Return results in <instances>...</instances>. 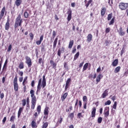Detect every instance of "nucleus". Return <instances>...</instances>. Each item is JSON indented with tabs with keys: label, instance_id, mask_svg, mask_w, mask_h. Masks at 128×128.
Masks as SVG:
<instances>
[{
	"label": "nucleus",
	"instance_id": "f257e3e1",
	"mask_svg": "<svg viewBox=\"0 0 128 128\" xmlns=\"http://www.w3.org/2000/svg\"><path fill=\"white\" fill-rule=\"evenodd\" d=\"M23 22L24 21L22 20V16H20V14H19L15 20L14 25V28L16 32L20 30V29H18V26H20V32H24V29H22V24Z\"/></svg>",
	"mask_w": 128,
	"mask_h": 128
},
{
	"label": "nucleus",
	"instance_id": "f03ea898",
	"mask_svg": "<svg viewBox=\"0 0 128 128\" xmlns=\"http://www.w3.org/2000/svg\"><path fill=\"white\" fill-rule=\"evenodd\" d=\"M30 97L32 98L31 100V110H34L36 108V97L34 95V90H30Z\"/></svg>",
	"mask_w": 128,
	"mask_h": 128
},
{
	"label": "nucleus",
	"instance_id": "7ed1b4c3",
	"mask_svg": "<svg viewBox=\"0 0 128 128\" xmlns=\"http://www.w3.org/2000/svg\"><path fill=\"white\" fill-rule=\"evenodd\" d=\"M46 75H44L42 76V78H40L38 82L37 90H40V89L42 88H42H46Z\"/></svg>",
	"mask_w": 128,
	"mask_h": 128
},
{
	"label": "nucleus",
	"instance_id": "20e7f679",
	"mask_svg": "<svg viewBox=\"0 0 128 128\" xmlns=\"http://www.w3.org/2000/svg\"><path fill=\"white\" fill-rule=\"evenodd\" d=\"M14 92H18V75L16 74L14 80Z\"/></svg>",
	"mask_w": 128,
	"mask_h": 128
},
{
	"label": "nucleus",
	"instance_id": "39448f33",
	"mask_svg": "<svg viewBox=\"0 0 128 128\" xmlns=\"http://www.w3.org/2000/svg\"><path fill=\"white\" fill-rule=\"evenodd\" d=\"M118 8L121 10H126L128 8V3L121 2L118 4Z\"/></svg>",
	"mask_w": 128,
	"mask_h": 128
},
{
	"label": "nucleus",
	"instance_id": "423d86ee",
	"mask_svg": "<svg viewBox=\"0 0 128 128\" xmlns=\"http://www.w3.org/2000/svg\"><path fill=\"white\" fill-rule=\"evenodd\" d=\"M48 110H50V108L48 106H46L44 110V118H46V120H48V114L50 112Z\"/></svg>",
	"mask_w": 128,
	"mask_h": 128
},
{
	"label": "nucleus",
	"instance_id": "0eeeda50",
	"mask_svg": "<svg viewBox=\"0 0 128 128\" xmlns=\"http://www.w3.org/2000/svg\"><path fill=\"white\" fill-rule=\"evenodd\" d=\"M25 58L26 60V63L28 64V68H30L32 64V59L28 56H26Z\"/></svg>",
	"mask_w": 128,
	"mask_h": 128
},
{
	"label": "nucleus",
	"instance_id": "6e6552de",
	"mask_svg": "<svg viewBox=\"0 0 128 128\" xmlns=\"http://www.w3.org/2000/svg\"><path fill=\"white\" fill-rule=\"evenodd\" d=\"M104 114L105 118H108L110 116V107H105Z\"/></svg>",
	"mask_w": 128,
	"mask_h": 128
},
{
	"label": "nucleus",
	"instance_id": "1a4fd4ad",
	"mask_svg": "<svg viewBox=\"0 0 128 128\" xmlns=\"http://www.w3.org/2000/svg\"><path fill=\"white\" fill-rule=\"evenodd\" d=\"M71 82H72V78H68L67 80L66 81L65 89H64L65 92H66V90H67L68 88H70V85Z\"/></svg>",
	"mask_w": 128,
	"mask_h": 128
},
{
	"label": "nucleus",
	"instance_id": "9d476101",
	"mask_svg": "<svg viewBox=\"0 0 128 128\" xmlns=\"http://www.w3.org/2000/svg\"><path fill=\"white\" fill-rule=\"evenodd\" d=\"M62 52H64V46H62V48H60L58 50L57 54L60 56V58L62 56Z\"/></svg>",
	"mask_w": 128,
	"mask_h": 128
},
{
	"label": "nucleus",
	"instance_id": "9b49d317",
	"mask_svg": "<svg viewBox=\"0 0 128 128\" xmlns=\"http://www.w3.org/2000/svg\"><path fill=\"white\" fill-rule=\"evenodd\" d=\"M96 107H94L92 108L90 118H96Z\"/></svg>",
	"mask_w": 128,
	"mask_h": 128
},
{
	"label": "nucleus",
	"instance_id": "f8f14e48",
	"mask_svg": "<svg viewBox=\"0 0 128 128\" xmlns=\"http://www.w3.org/2000/svg\"><path fill=\"white\" fill-rule=\"evenodd\" d=\"M4 12H6V6H4L0 12V20L2 19L4 16Z\"/></svg>",
	"mask_w": 128,
	"mask_h": 128
},
{
	"label": "nucleus",
	"instance_id": "ddd939ff",
	"mask_svg": "<svg viewBox=\"0 0 128 128\" xmlns=\"http://www.w3.org/2000/svg\"><path fill=\"white\" fill-rule=\"evenodd\" d=\"M107 96H108V89H106L102 95V98H105Z\"/></svg>",
	"mask_w": 128,
	"mask_h": 128
},
{
	"label": "nucleus",
	"instance_id": "4468645a",
	"mask_svg": "<svg viewBox=\"0 0 128 128\" xmlns=\"http://www.w3.org/2000/svg\"><path fill=\"white\" fill-rule=\"evenodd\" d=\"M10 28V18H8L5 24V30H8Z\"/></svg>",
	"mask_w": 128,
	"mask_h": 128
},
{
	"label": "nucleus",
	"instance_id": "2eb2a0df",
	"mask_svg": "<svg viewBox=\"0 0 128 128\" xmlns=\"http://www.w3.org/2000/svg\"><path fill=\"white\" fill-rule=\"evenodd\" d=\"M68 96V92H65L61 96V100L62 102H64V100L66 98V97Z\"/></svg>",
	"mask_w": 128,
	"mask_h": 128
},
{
	"label": "nucleus",
	"instance_id": "dca6fc26",
	"mask_svg": "<svg viewBox=\"0 0 128 128\" xmlns=\"http://www.w3.org/2000/svg\"><path fill=\"white\" fill-rule=\"evenodd\" d=\"M50 64L52 68H54V70H56V63L54 62V60H50Z\"/></svg>",
	"mask_w": 128,
	"mask_h": 128
},
{
	"label": "nucleus",
	"instance_id": "f3484780",
	"mask_svg": "<svg viewBox=\"0 0 128 128\" xmlns=\"http://www.w3.org/2000/svg\"><path fill=\"white\" fill-rule=\"evenodd\" d=\"M104 78V76H102V74H99L96 78V82H97V84H98V82H100V79Z\"/></svg>",
	"mask_w": 128,
	"mask_h": 128
},
{
	"label": "nucleus",
	"instance_id": "a211bd4d",
	"mask_svg": "<svg viewBox=\"0 0 128 128\" xmlns=\"http://www.w3.org/2000/svg\"><path fill=\"white\" fill-rule=\"evenodd\" d=\"M24 107H20L19 108V110L18 111V118H20V114H22V112L23 110H24Z\"/></svg>",
	"mask_w": 128,
	"mask_h": 128
},
{
	"label": "nucleus",
	"instance_id": "6ab92c4d",
	"mask_svg": "<svg viewBox=\"0 0 128 128\" xmlns=\"http://www.w3.org/2000/svg\"><path fill=\"white\" fill-rule=\"evenodd\" d=\"M6 64H8V59H6L5 61V62L2 68V72H4V70H6Z\"/></svg>",
	"mask_w": 128,
	"mask_h": 128
},
{
	"label": "nucleus",
	"instance_id": "aec40b11",
	"mask_svg": "<svg viewBox=\"0 0 128 128\" xmlns=\"http://www.w3.org/2000/svg\"><path fill=\"white\" fill-rule=\"evenodd\" d=\"M118 64V60L116 59L112 63V66H116Z\"/></svg>",
	"mask_w": 128,
	"mask_h": 128
},
{
	"label": "nucleus",
	"instance_id": "412c9836",
	"mask_svg": "<svg viewBox=\"0 0 128 128\" xmlns=\"http://www.w3.org/2000/svg\"><path fill=\"white\" fill-rule=\"evenodd\" d=\"M92 40V34H88L87 36V41L88 42H90Z\"/></svg>",
	"mask_w": 128,
	"mask_h": 128
},
{
	"label": "nucleus",
	"instance_id": "4be33fe9",
	"mask_svg": "<svg viewBox=\"0 0 128 128\" xmlns=\"http://www.w3.org/2000/svg\"><path fill=\"white\" fill-rule=\"evenodd\" d=\"M106 8H103L101 10V16H104L106 14Z\"/></svg>",
	"mask_w": 128,
	"mask_h": 128
},
{
	"label": "nucleus",
	"instance_id": "5701e85b",
	"mask_svg": "<svg viewBox=\"0 0 128 128\" xmlns=\"http://www.w3.org/2000/svg\"><path fill=\"white\" fill-rule=\"evenodd\" d=\"M22 0H16L15 2V4H16V6H20V4H22Z\"/></svg>",
	"mask_w": 128,
	"mask_h": 128
},
{
	"label": "nucleus",
	"instance_id": "b1692460",
	"mask_svg": "<svg viewBox=\"0 0 128 128\" xmlns=\"http://www.w3.org/2000/svg\"><path fill=\"white\" fill-rule=\"evenodd\" d=\"M58 38H56L53 42V48L54 49L56 48V44H58Z\"/></svg>",
	"mask_w": 128,
	"mask_h": 128
},
{
	"label": "nucleus",
	"instance_id": "393cba45",
	"mask_svg": "<svg viewBox=\"0 0 128 128\" xmlns=\"http://www.w3.org/2000/svg\"><path fill=\"white\" fill-rule=\"evenodd\" d=\"M32 128H37L38 126H36V122L34 120H32L31 123Z\"/></svg>",
	"mask_w": 128,
	"mask_h": 128
},
{
	"label": "nucleus",
	"instance_id": "a878e982",
	"mask_svg": "<svg viewBox=\"0 0 128 128\" xmlns=\"http://www.w3.org/2000/svg\"><path fill=\"white\" fill-rule=\"evenodd\" d=\"M28 84V76H26L22 82V86H26Z\"/></svg>",
	"mask_w": 128,
	"mask_h": 128
},
{
	"label": "nucleus",
	"instance_id": "bb28decb",
	"mask_svg": "<svg viewBox=\"0 0 128 128\" xmlns=\"http://www.w3.org/2000/svg\"><path fill=\"white\" fill-rule=\"evenodd\" d=\"M80 56V52H76V54L74 56V60H76Z\"/></svg>",
	"mask_w": 128,
	"mask_h": 128
},
{
	"label": "nucleus",
	"instance_id": "cd10ccee",
	"mask_svg": "<svg viewBox=\"0 0 128 128\" xmlns=\"http://www.w3.org/2000/svg\"><path fill=\"white\" fill-rule=\"evenodd\" d=\"M120 70V66H117L114 70V74H118V72H119Z\"/></svg>",
	"mask_w": 128,
	"mask_h": 128
},
{
	"label": "nucleus",
	"instance_id": "c85d7f7f",
	"mask_svg": "<svg viewBox=\"0 0 128 128\" xmlns=\"http://www.w3.org/2000/svg\"><path fill=\"white\" fill-rule=\"evenodd\" d=\"M24 68V62H20L18 66V68L20 70H22Z\"/></svg>",
	"mask_w": 128,
	"mask_h": 128
},
{
	"label": "nucleus",
	"instance_id": "c756f323",
	"mask_svg": "<svg viewBox=\"0 0 128 128\" xmlns=\"http://www.w3.org/2000/svg\"><path fill=\"white\" fill-rule=\"evenodd\" d=\"M74 40H70L68 45V48H72V46H74Z\"/></svg>",
	"mask_w": 128,
	"mask_h": 128
},
{
	"label": "nucleus",
	"instance_id": "7c9ffc66",
	"mask_svg": "<svg viewBox=\"0 0 128 128\" xmlns=\"http://www.w3.org/2000/svg\"><path fill=\"white\" fill-rule=\"evenodd\" d=\"M114 20H116V18L114 17L109 22V26H112L114 24Z\"/></svg>",
	"mask_w": 128,
	"mask_h": 128
},
{
	"label": "nucleus",
	"instance_id": "2f4dec72",
	"mask_svg": "<svg viewBox=\"0 0 128 128\" xmlns=\"http://www.w3.org/2000/svg\"><path fill=\"white\" fill-rule=\"evenodd\" d=\"M48 126V122H43V125L42 126V128H46Z\"/></svg>",
	"mask_w": 128,
	"mask_h": 128
},
{
	"label": "nucleus",
	"instance_id": "473e14b6",
	"mask_svg": "<svg viewBox=\"0 0 128 128\" xmlns=\"http://www.w3.org/2000/svg\"><path fill=\"white\" fill-rule=\"evenodd\" d=\"M88 63L85 64L83 66L82 72H84V70H86V68H88Z\"/></svg>",
	"mask_w": 128,
	"mask_h": 128
},
{
	"label": "nucleus",
	"instance_id": "72a5a7b5",
	"mask_svg": "<svg viewBox=\"0 0 128 128\" xmlns=\"http://www.w3.org/2000/svg\"><path fill=\"white\" fill-rule=\"evenodd\" d=\"M36 110L38 112V114H40V112L42 110V107L40 106H38V107L36 108Z\"/></svg>",
	"mask_w": 128,
	"mask_h": 128
},
{
	"label": "nucleus",
	"instance_id": "f704fd0d",
	"mask_svg": "<svg viewBox=\"0 0 128 128\" xmlns=\"http://www.w3.org/2000/svg\"><path fill=\"white\" fill-rule=\"evenodd\" d=\"M63 118L62 116H60V119L58 120L57 124H61L62 122Z\"/></svg>",
	"mask_w": 128,
	"mask_h": 128
},
{
	"label": "nucleus",
	"instance_id": "c9c22d12",
	"mask_svg": "<svg viewBox=\"0 0 128 128\" xmlns=\"http://www.w3.org/2000/svg\"><path fill=\"white\" fill-rule=\"evenodd\" d=\"M77 118L80 119L82 118H84V115H82V113H78V114H77Z\"/></svg>",
	"mask_w": 128,
	"mask_h": 128
},
{
	"label": "nucleus",
	"instance_id": "e433bc0d",
	"mask_svg": "<svg viewBox=\"0 0 128 128\" xmlns=\"http://www.w3.org/2000/svg\"><path fill=\"white\" fill-rule=\"evenodd\" d=\"M92 0H89L87 4H85V6H86V8H88V6H90V4H92Z\"/></svg>",
	"mask_w": 128,
	"mask_h": 128
},
{
	"label": "nucleus",
	"instance_id": "4c0bfd02",
	"mask_svg": "<svg viewBox=\"0 0 128 128\" xmlns=\"http://www.w3.org/2000/svg\"><path fill=\"white\" fill-rule=\"evenodd\" d=\"M14 120H16V116L13 115L10 118V122H14Z\"/></svg>",
	"mask_w": 128,
	"mask_h": 128
},
{
	"label": "nucleus",
	"instance_id": "58836bf2",
	"mask_svg": "<svg viewBox=\"0 0 128 128\" xmlns=\"http://www.w3.org/2000/svg\"><path fill=\"white\" fill-rule=\"evenodd\" d=\"M112 18V13H110L108 16V20H110Z\"/></svg>",
	"mask_w": 128,
	"mask_h": 128
},
{
	"label": "nucleus",
	"instance_id": "ea45409f",
	"mask_svg": "<svg viewBox=\"0 0 128 128\" xmlns=\"http://www.w3.org/2000/svg\"><path fill=\"white\" fill-rule=\"evenodd\" d=\"M26 104V99H23L22 100V106H24Z\"/></svg>",
	"mask_w": 128,
	"mask_h": 128
},
{
	"label": "nucleus",
	"instance_id": "a19ab883",
	"mask_svg": "<svg viewBox=\"0 0 128 128\" xmlns=\"http://www.w3.org/2000/svg\"><path fill=\"white\" fill-rule=\"evenodd\" d=\"M82 99L84 102H88V97L86 96H84Z\"/></svg>",
	"mask_w": 128,
	"mask_h": 128
},
{
	"label": "nucleus",
	"instance_id": "79ce46f5",
	"mask_svg": "<svg viewBox=\"0 0 128 128\" xmlns=\"http://www.w3.org/2000/svg\"><path fill=\"white\" fill-rule=\"evenodd\" d=\"M102 118L99 117L98 119V124H102Z\"/></svg>",
	"mask_w": 128,
	"mask_h": 128
},
{
	"label": "nucleus",
	"instance_id": "37998d69",
	"mask_svg": "<svg viewBox=\"0 0 128 128\" xmlns=\"http://www.w3.org/2000/svg\"><path fill=\"white\" fill-rule=\"evenodd\" d=\"M28 16H29L28 12H24V16L25 18H28Z\"/></svg>",
	"mask_w": 128,
	"mask_h": 128
},
{
	"label": "nucleus",
	"instance_id": "c03bdc74",
	"mask_svg": "<svg viewBox=\"0 0 128 128\" xmlns=\"http://www.w3.org/2000/svg\"><path fill=\"white\" fill-rule=\"evenodd\" d=\"M112 104V102L110 100H108L104 103L105 106H110Z\"/></svg>",
	"mask_w": 128,
	"mask_h": 128
},
{
	"label": "nucleus",
	"instance_id": "a18cd8bd",
	"mask_svg": "<svg viewBox=\"0 0 128 128\" xmlns=\"http://www.w3.org/2000/svg\"><path fill=\"white\" fill-rule=\"evenodd\" d=\"M72 10L70 9H68V12H67V14H68V16H72Z\"/></svg>",
	"mask_w": 128,
	"mask_h": 128
},
{
	"label": "nucleus",
	"instance_id": "49530a36",
	"mask_svg": "<svg viewBox=\"0 0 128 128\" xmlns=\"http://www.w3.org/2000/svg\"><path fill=\"white\" fill-rule=\"evenodd\" d=\"M116 106H117V102H114V104L113 105V108H114V110H116Z\"/></svg>",
	"mask_w": 128,
	"mask_h": 128
},
{
	"label": "nucleus",
	"instance_id": "de8ad7c7",
	"mask_svg": "<svg viewBox=\"0 0 128 128\" xmlns=\"http://www.w3.org/2000/svg\"><path fill=\"white\" fill-rule=\"evenodd\" d=\"M74 112L70 113L69 115V118H74Z\"/></svg>",
	"mask_w": 128,
	"mask_h": 128
},
{
	"label": "nucleus",
	"instance_id": "09e8293b",
	"mask_svg": "<svg viewBox=\"0 0 128 128\" xmlns=\"http://www.w3.org/2000/svg\"><path fill=\"white\" fill-rule=\"evenodd\" d=\"M30 37V40H34V34L32 33H30L29 34Z\"/></svg>",
	"mask_w": 128,
	"mask_h": 128
},
{
	"label": "nucleus",
	"instance_id": "8fccbe9b",
	"mask_svg": "<svg viewBox=\"0 0 128 128\" xmlns=\"http://www.w3.org/2000/svg\"><path fill=\"white\" fill-rule=\"evenodd\" d=\"M67 20L68 22H70V20H72V15H68L67 17Z\"/></svg>",
	"mask_w": 128,
	"mask_h": 128
},
{
	"label": "nucleus",
	"instance_id": "3c124183",
	"mask_svg": "<svg viewBox=\"0 0 128 128\" xmlns=\"http://www.w3.org/2000/svg\"><path fill=\"white\" fill-rule=\"evenodd\" d=\"M12 44H10V45L8 46V50H7V52H10V50H12Z\"/></svg>",
	"mask_w": 128,
	"mask_h": 128
},
{
	"label": "nucleus",
	"instance_id": "603ef678",
	"mask_svg": "<svg viewBox=\"0 0 128 128\" xmlns=\"http://www.w3.org/2000/svg\"><path fill=\"white\" fill-rule=\"evenodd\" d=\"M76 52V47H74L72 50V54H75Z\"/></svg>",
	"mask_w": 128,
	"mask_h": 128
},
{
	"label": "nucleus",
	"instance_id": "864d4df0",
	"mask_svg": "<svg viewBox=\"0 0 128 128\" xmlns=\"http://www.w3.org/2000/svg\"><path fill=\"white\" fill-rule=\"evenodd\" d=\"M26 110H30V104H26Z\"/></svg>",
	"mask_w": 128,
	"mask_h": 128
},
{
	"label": "nucleus",
	"instance_id": "5fc2aeb1",
	"mask_svg": "<svg viewBox=\"0 0 128 128\" xmlns=\"http://www.w3.org/2000/svg\"><path fill=\"white\" fill-rule=\"evenodd\" d=\"M42 46L41 48V51L44 52V46H44V44L43 43H42Z\"/></svg>",
	"mask_w": 128,
	"mask_h": 128
},
{
	"label": "nucleus",
	"instance_id": "6e6d98bb",
	"mask_svg": "<svg viewBox=\"0 0 128 128\" xmlns=\"http://www.w3.org/2000/svg\"><path fill=\"white\" fill-rule=\"evenodd\" d=\"M19 76H20L21 77H22V76H24V72L22 71H20L18 72Z\"/></svg>",
	"mask_w": 128,
	"mask_h": 128
},
{
	"label": "nucleus",
	"instance_id": "4d7b16f0",
	"mask_svg": "<svg viewBox=\"0 0 128 128\" xmlns=\"http://www.w3.org/2000/svg\"><path fill=\"white\" fill-rule=\"evenodd\" d=\"M0 98L1 100H2V98H4V93L0 94Z\"/></svg>",
	"mask_w": 128,
	"mask_h": 128
},
{
	"label": "nucleus",
	"instance_id": "13d9d810",
	"mask_svg": "<svg viewBox=\"0 0 128 128\" xmlns=\"http://www.w3.org/2000/svg\"><path fill=\"white\" fill-rule=\"evenodd\" d=\"M34 116L35 118H38V114L37 112H36L34 114Z\"/></svg>",
	"mask_w": 128,
	"mask_h": 128
},
{
	"label": "nucleus",
	"instance_id": "bf43d9fd",
	"mask_svg": "<svg viewBox=\"0 0 128 128\" xmlns=\"http://www.w3.org/2000/svg\"><path fill=\"white\" fill-rule=\"evenodd\" d=\"M42 42L40 40H38L36 42V44H38V46H40V44H42Z\"/></svg>",
	"mask_w": 128,
	"mask_h": 128
},
{
	"label": "nucleus",
	"instance_id": "052dcab7",
	"mask_svg": "<svg viewBox=\"0 0 128 128\" xmlns=\"http://www.w3.org/2000/svg\"><path fill=\"white\" fill-rule=\"evenodd\" d=\"M86 104H87V102H84V110H86Z\"/></svg>",
	"mask_w": 128,
	"mask_h": 128
},
{
	"label": "nucleus",
	"instance_id": "680f3d73",
	"mask_svg": "<svg viewBox=\"0 0 128 128\" xmlns=\"http://www.w3.org/2000/svg\"><path fill=\"white\" fill-rule=\"evenodd\" d=\"M31 86H32V88H34V80H32V82H31Z\"/></svg>",
	"mask_w": 128,
	"mask_h": 128
},
{
	"label": "nucleus",
	"instance_id": "e2e57ef3",
	"mask_svg": "<svg viewBox=\"0 0 128 128\" xmlns=\"http://www.w3.org/2000/svg\"><path fill=\"white\" fill-rule=\"evenodd\" d=\"M110 32V28H106V32Z\"/></svg>",
	"mask_w": 128,
	"mask_h": 128
},
{
	"label": "nucleus",
	"instance_id": "0e129e2a",
	"mask_svg": "<svg viewBox=\"0 0 128 128\" xmlns=\"http://www.w3.org/2000/svg\"><path fill=\"white\" fill-rule=\"evenodd\" d=\"M40 40L41 42H42V40H44V35H42L40 36Z\"/></svg>",
	"mask_w": 128,
	"mask_h": 128
},
{
	"label": "nucleus",
	"instance_id": "69168bd1",
	"mask_svg": "<svg viewBox=\"0 0 128 128\" xmlns=\"http://www.w3.org/2000/svg\"><path fill=\"white\" fill-rule=\"evenodd\" d=\"M6 122V117H4L2 120L3 124H5Z\"/></svg>",
	"mask_w": 128,
	"mask_h": 128
},
{
	"label": "nucleus",
	"instance_id": "338daca9",
	"mask_svg": "<svg viewBox=\"0 0 128 128\" xmlns=\"http://www.w3.org/2000/svg\"><path fill=\"white\" fill-rule=\"evenodd\" d=\"M101 70H102V68H100V66H99V67L97 68V70H96L97 72H100Z\"/></svg>",
	"mask_w": 128,
	"mask_h": 128
},
{
	"label": "nucleus",
	"instance_id": "774afa93",
	"mask_svg": "<svg viewBox=\"0 0 128 128\" xmlns=\"http://www.w3.org/2000/svg\"><path fill=\"white\" fill-rule=\"evenodd\" d=\"M22 80H24V78L20 77L19 78V82H22Z\"/></svg>",
	"mask_w": 128,
	"mask_h": 128
}]
</instances>
